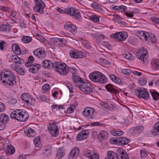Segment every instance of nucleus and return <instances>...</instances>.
<instances>
[{"instance_id": "nucleus-36", "label": "nucleus", "mask_w": 159, "mask_h": 159, "mask_svg": "<svg viewBox=\"0 0 159 159\" xmlns=\"http://www.w3.org/2000/svg\"><path fill=\"white\" fill-rule=\"evenodd\" d=\"M16 77H15L9 80L8 81L5 82V83H2L5 85L12 87L15 85L16 84Z\"/></svg>"}, {"instance_id": "nucleus-27", "label": "nucleus", "mask_w": 159, "mask_h": 159, "mask_svg": "<svg viewBox=\"0 0 159 159\" xmlns=\"http://www.w3.org/2000/svg\"><path fill=\"white\" fill-rule=\"evenodd\" d=\"M130 142V139L126 138L123 137H117V144L119 145H126L128 144Z\"/></svg>"}, {"instance_id": "nucleus-34", "label": "nucleus", "mask_w": 159, "mask_h": 159, "mask_svg": "<svg viewBox=\"0 0 159 159\" xmlns=\"http://www.w3.org/2000/svg\"><path fill=\"white\" fill-rule=\"evenodd\" d=\"M151 64L152 68L155 70L159 69V60L155 58H152L151 60Z\"/></svg>"}, {"instance_id": "nucleus-33", "label": "nucleus", "mask_w": 159, "mask_h": 159, "mask_svg": "<svg viewBox=\"0 0 159 159\" xmlns=\"http://www.w3.org/2000/svg\"><path fill=\"white\" fill-rule=\"evenodd\" d=\"M52 152L51 147L50 146L48 145L44 147L43 150L42 152L45 156L48 157L51 155Z\"/></svg>"}, {"instance_id": "nucleus-39", "label": "nucleus", "mask_w": 159, "mask_h": 159, "mask_svg": "<svg viewBox=\"0 0 159 159\" xmlns=\"http://www.w3.org/2000/svg\"><path fill=\"white\" fill-rule=\"evenodd\" d=\"M109 77L112 81L117 84H119L121 83V79L114 75H109Z\"/></svg>"}, {"instance_id": "nucleus-40", "label": "nucleus", "mask_w": 159, "mask_h": 159, "mask_svg": "<svg viewBox=\"0 0 159 159\" xmlns=\"http://www.w3.org/2000/svg\"><path fill=\"white\" fill-rule=\"evenodd\" d=\"M8 121L9 117L7 115L2 113L0 115V121L2 122V124L6 123Z\"/></svg>"}, {"instance_id": "nucleus-29", "label": "nucleus", "mask_w": 159, "mask_h": 159, "mask_svg": "<svg viewBox=\"0 0 159 159\" xmlns=\"http://www.w3.org/2000/svg\"><path fill=\"white\" fill-rule=\"evenodd\" d=\"M24 132L27 136L30 137H34L36 135L35 132L32 129L29 127L24 129Z\"/></svg>"}, {"instance_id": "nucleus-24", "label": "nucleus", "mask_w": 159, "mask_h": 159, "mask_svg": "<svg viewBox=\"0 0 159 159\" xmlns=\"http://www.w3.org/2000/svg\"><path fill=\"white\" fill-rule=\"evenodd\" d=\"M64 27L66 30L70 32L73 34H75L76 32L77 28L76 26L75 25L67 23L65 24Z\"/></svg>"}, {"instance_id": "nucleus-45", "label": "nucleus", "mask_w": 159, "mask_h": 159, "mask_svg": "<svg viewBox=\"0 0 159 159\" xmlns=\"http://www.w3.org/2000/svg\"><path fill=\"white\" fill-rule=\"evenodd\" d=\"M124 55L125 58L126 59L130 60H133L134 59V57L129 52H125Z\"/></svg>"}, {"instance_id": "nucleus-52", "label": "nucleus", "mask_w": 159, "mask_h": 159, "mask_svg": "<svg viewBox=\"0 0 159 159\" xmlns=\"http://www.w3.org/2000/svg\"><path fill=\"white\" fill-rule=\"evenodd\" d=\"M50 89V86L48 84H44L42 87V91L43 93H46Z\"/></svg>"}, {"instance_id": "nucleus-53", "label": "nucleus", "mask_w": 159, "mask_h": 159, "mask_svg": "<svg viewBox=\"0 0 159 159\" xmlns=\"http://www.w3.org/2000/svg\"><path fill=\"white\" fill-rule=\"evenodd\" d=\"M75 108V106L73 105H71L67 109V112L69 114H70L74 111Z\"/></svg>"}, {"instance_id": "nucleus-8", "label": "nucleus", "mask_w": 159, "mask_h": 159, "mask_svg": "<svg viewBox=\"0 0 159 159\" xmlns=\"http://www.w3.org/2000/svg\"><path fill=\"white\" fill-rule=\"evenodd\" d=\"M83 155L88 159H99V155L97 151L94 149H87L84 151Z\"/></svg>"}, {"instance_id": "nucleus-37", "label": "nucleus", "mask_w": 159, "mask_h": 159, "mask_svg": "<svg viewBox=\"0 0 159 159\" xmlns=\"http://www.w3.org/2000/svg\"><path fill=\"white\" fill-rule=\"evenodd\" d=\"M12 49L13 52L17 55H20L21 50L19 46L16 44H14L12 46Z\"/></svg>"}, {"instance_id": "nucleus-44", "label": "nucleus", "mask_w": 159, "mask_h": 159, "mask_svg": "<svg viewBox=\"0 0 159 159\" xmlns=\"http://www.w3.org/2000/svg\"><path fill=\"white\" fill-rule=\"evenodd\" d=\"M22 41L25 43L30 42L32 40V38L29 36H24L21 38Z\"/></svg>"}, {"instance_id": "nucleus-43", "label": "nucleus", "mask_w": 159, "mask_h": 159, "mask_svg": "<svg viewBox=\"0 0 159 159\" xmlns=\"http://www.w3.org/2000/svg\"><path fill=\"white\" fill-rule=\"evenodd\" d=\"M89 20L94 22L97 23L99 22V17L97 15H92L89 17Z\"/></svg>"}, {"instance_id": "nucleus-64", "label": "nucleus", "mask_w": 159, "mask_h": 159, "mask_svg": "<svg viewBox=\"0 0 159 159\" xmlns=\"http://www.w3.org/2000/svg\"><path fill=\"white\" fill-rule=\"evenodd\" d=\"M127 9V7L125 6H120V7L119 11L120 12L124 11Z\"/></svg>"}, {"instance_id": "nucleus-15", "label": "nucleus", "mask_w": 159, "mask_h": 159, "mask_svg": "<svg viewBox=\"0 0 159 159\" xmlns=\"http://www.w3.org/2000/svg\"><path fill=\"white\" fill-rule=\"evenodd\" d=\"M48 129L52 136L57 137L58 135L59 128L56 123H50L48 126Z\"/></svg>"}, {"instance_id": "nucleus-17", "label": "nucleus", "mask_w": 159, "mask_h": 159, "mask_svg": "<svg viewBox=\"0 0 159 159\" xmlns=\"http://www.w3.org/2000/svg\"><path fill=\"white\" fill-rule=\"evenodd\" d=\"M70 56L75 59H80L86 57V54L84 52L70 50L69 52Z\"/></svg>"}, {"instance_id": "nucleus-11", "label": "nucleus", "mask_w": 159, "mask_h": 159, "mask_svg": "<svg viewBox=\"0 0 159 159\" xmlns=\"http://www.w3.org/2000/svg\"><path fill=\"white\" fill-rule=\"evenodd\" d=\"M65 12L66 14H69L70 16H72L74 18L76 19H80L81 18L80 13L77 9L73 7H68L65 9Z\"/></svg>"}, {"instance_id": "nucleus-41", "label": "nucleus", "mask_w": 159, "mask_h": 159, "mask_svg": "<svg viewBox=\"0 0 159 159\" xmlns=\"http://www.w3.org/2000/svg\"><path fill=\"white\" fill-rule=\"evenodd\" d=\"M107 157L108 159H117V151L116 153L114 152L109 151L107 152Z\"/></svg>"}, {"instance_id": "nucleus-21", "label": "nucleus", "mask_w": 159, "mask_h": 159, "mask_svg": "<svg viewBox=\"0 0 159 159\" xmlns=\"http://www.w3.org/2000/svg\"><path fill=\"white\" fill-rule=\"evenodd\" d=\"M10 61L11 62L15 63L17 65L22 64L24 63L23 59L17 55L11 56L10 57Z\"/></svg>"}, {"instance_id": "nucleus-22", "label": "nucleus", "mask_w": 159, "mask_h": 159, "mask_svg": "<svg viewBox=\"0 0 159 159\" xmlns=\"http://www.w3.org/2000/svg\"><path fill=\"white\" fill-rule=\"evenodd\" d=\"M101 106L107 110H113L115 107L114 105L110 102H101L100 103Z\"/></svg>"}, {"instance_id": "nucleus-54", "label": "nucleus", "mask_w": 159, "mask_h": 159, "mask_svg": "<svg viewBox=\"0 0 159 159\" xmlns=\"http://www.w3.org/2000/svg\"><path fill=\"white\" fill-rule=\"evenodd\" d=\"M37 98L42 102H47L48 98L44 95H41L37 97Z\"/></svg>"}, {"instance_id": "nucleus-31", "label": "nucleus", "mask_w": 159, "mask_h": 159, "mask_svg": "<svg viewBox=\"0 0 159 159\" xmlns=\"http://www.w3.org/2000/svg\"><path fill=\"white\" fill-rule=\"evenodd\" d=\"M29 67H30L29 69V72L34 73H36L38 70L40 69V66L37 63H34L33 65L31 64Z\"/></svg>"}, {"instance_id": "nucleus-56", "label": "nucleus", "mask_w": 159, "mask_h": 159, "mask_svg": "<svg viewBox=\"0 0 159 159\" xmlns=\"http://www.w3.org/2000/svg\"><path fill=\"white\" fill-rule=\"evenodd\" d=\"M81 43L84 47L87 48H89L90 46L89 43L86 40H82L81 41Z\"/></svg>"}, {"instance_id": "nucleus-59", "label": "nucleus", "mask_w": 159, "mask_h": 159, "mask_svg": "<svg viewBox=\"0 0 159 159\" xmlns=\"http://www.w3.org/2000/svg\"><path fill=\"white\" fill-rule=\"evenodd\" d=\"M69 71H70V72L72 73V75L75 74L77 73V70L76 68L75 67H70L69 68Z\"/></svg>"}, {"instance_id": "nucleus-49", "label": "nucleus", "mask_w": 159, "mask_h": 159, "mask_svg": "<svg viewBox=\"0 0 159 159\" xmlns=\"http://www.w3.org/2000/svg\"><path fill=\"white\" fill-rule=\"evenodd\" d=\"M34 59L32 56H30L28 58V61L25 63L26 66L29 67L30 66L32 63L33 62Z\"/></svg>"}, {"instance_id": "nucleus-9", "label": "nucleus", "mask_w": 159, "mask_h": 159, "mask_svg": "<svg viewBox=\"0 0 159 159\" xmlns=\"http://www.w3.org/2000/svg\"><path fill=\"white\" fill-rule=\"evenodd\" d=\"M36 5L33 7L34 11L38 13L42 14L44 12V8L45 5L44 3L42 0H34Z\"/></svg>"}, {"instance_id": "nucleus-1", "label": "nucleus", "mask_w": 159, "mask_h": 159, "mask_svg": "<svg viewBox=\"0 0 159 159\" xmlns=\"http://www.w3.org/2000/svg\"><path fill=\"white\" fill-rule=\"evenodd\" d=\"M11 118L20 122L25 121L29 118L27 112L25 110H17L13 111L10 114Z\"/></svg>"}, {"instance_id": "nucleus-30", "label": "nucleus", "mask_w": 159, "mask_h": 159, "mask_svg": "<svg viewBox=\"0 0 159 159\" xmlns=\"http://www.w3.org/2000/svg\"><path fill=\"white\" fill-rule=\"evenodd\" d=\"M54 62L52 63L51 61L47 60H44L42 62V66L48 69L54 68Z\"/></svg>"}, {"instance_id": "nucleus-16", "label": "nucleus", "mask_w": 159, "mask_h": 159, "mask_svg": "<svg viewBox=\"0 0 159 159\" xmlns=\"http://www.w3.org/2000/svg\"><path fill=\"white\" fill-rule=\"evenodd\" d=\"M117 159H129L127 153L121 148L117 149Z\"/></svg>"}, {"instance_id": "nucleus-28", "label": "nucleus", "mask_w": 159, "mask_h": 159, "mask_svg": "<svg viewBox=\"0 0 159 159\" xmlns=\"http://www.w3.org/2000/svg\"><path fill=\"white\" fill-rule=\"evenodd\" d=\"M10 66L11 68L15 70L19 74L24 75L25 73V70L17 65L11 64Z\"/></svg>"}, {"instance_id": "nucleus-35", "label": "nucleus", "mask_w": 159, "mask_h": 159, "mask_svg": "<svg viewBox=\"0 0 159 159\" xmlns=\"http://www.w3.org/2000/svg\"><path fill=\"white\" fill-rule=\"evenodd\" d=\"M108 138V134L104 130L100 131L98 135V138L101 140L106 139Z\"/></svg>"}, {"instance_id": "nucleus-2", "label": "nucleus", "mask_w": 159, "mask_h": 159, "mask_svg": "<svg viewBox=\"0 0 159 159\" xmlns=\"http://www.w3.org/2000/svg\"><path fill=\"white\" fill-rule=\"evenodd\" d=\"M90 80L93 82L104 84L107 81V79L102 73L99 71H94L90 73L89 75Z\"/></svg>"}, {"instance_id": "nucleus-61", "label": "nucleus", "mask_w": 159, "mask_h": 159, "mask_svg": "<svg viewBox=\"0 0 159 159\" xmlns=\"http://www.w3.org/2000/svg\"><path fill=\"white\" fill-rule=\"evenodd\" d=\"M150 20L152 22H155L157 24H159V18L155 17H152L150 18Z\"/></svg>"}, {"instance_id": "nucleus-50", "label": "nucleus", "mask_w": 159, "mask_h": 159, "mask_svg": "<svg viewBox=\"0 0 159 159\" xmlns=\"http://www.w3.org/2000/svg\"><path fill=\"white\" fill-rule=\"evenodd\" d=\"M147 82V79L146 77H143L140 78L139 80V84L142 86L146 85Z\"/></svg>"}, {"instance_id": "nucleus-19", "label": "nucleus", "mask_w": 159, "mask_h": 159, "mask_svg": "<svg viewBox=\"0 0 159 159\" xmlns=\"http://www.w3.org/2000/svg\"><path fill=\"white\" fill-rule=\"evenodd\" d=\"M80 153V149L79 148L75 147L70 152L68 156V159H75Z\"/></svg>"}, {"instance_id": "nucleus-57", "label": "nucleus", "mask_w": 159, "mask_h": 159, "mask_svg": "<svg viewBox=\"0 0 159 159\" xmlns=\"http://www.w3.org/2000/svg\"><path fill=\"white\" fill-rule=\"evenodd\" d=\"M4 31L6 32H9L11 30V27L10 25H6L4 24Z\"/></svg>"}, {"instance_id": "nucleus-58", "label": "nucleus", "mask_w": 159, "mask_h": 159, "mask_svg": "<svg viewBox=\"0 0 159 159\" xmlns=\"http://www.w3.org/2000/svg\"><path fill=\"white\" fill-rule=\"evenodd\" d=\"M122 72L124 74L130 75L131 74L132 71L129 69H124L122 70Z\"/></svg>"}, {"instance_id": "nucleus-20", "label": "nucleus", "mask_w": 159, "mask_h": 159, "mask_svg": "<svg viewBox=\"0 0 159 159\" xmlns=\"http://www.w3.org/2000/svg\"><path fill=\"white\" fill-rule=\"evenodd\" d=\"M34 54L36 57L41 59L44 58L46 56L44 49L40 48L36 49L34 51Z\"/></svg>"}, {"instance_id": "nucleus-42", "label": "nucleus", "mask_w": 159, "mask_h": 159, "mask_svg": "<svg viewBox=\"0 0 159 159\" xmlns=\"http://www.w3.org/2000/svg\"><path fill=\"white\" fill-rule=\"evenodd\" d=\"M105 88L109 92L111 93H116L118 92L117 91L114 89L112 87V85L109 84L105 86Z\"/></svg>"}, {"instance_id": "nucleus-13", "label": "nucleus", "mask_w": 159, "mask_h": 159, "mask_svg": "<svg viewBox=\"0 0 159 159\" xmlns=\"http://www.w3.org/2000/svg\"><path fill=\"white\" fill-rule=\"evenodd\" d=\"M84 93L88 94L91 93L93 91L92 85L89 82H85L84 81L78 87Z\"/></svg>"}, {"instance_id": "nucleus-26", "label": "nucleus", "mask_w": 159, "mask_h": 159, "mask_svg": "<svg viewBox=\"0 0 159 159\" xmlns=\"http://www.w3.org/2000/svg\"><path fill=\"white\" fill-rule=\"evenodd\" d=\"M53 40L56 45L60 47H63L67 43L66 40L64 38H54Z\"/></svg>"}, {"instance_id": "nucleus-23", "label": "nucleus", "mask_w": 159, "mask_h": 159, "mask_svg": "<svg viewBox=\"0 0 159 159\" xmlns=\"http://www.w3.org/2000/svg\"><path fill=\"white\" fill-rule=\"evenodd\" d=\"M89 131L84 130L80 132L77 136V139L78 140H82L86 139L88 136Z\"/></svg>"}, {"instance_id": "nucleus-32", "label": "nucleus", "mask_w": 159, "mask_h": 159, "mask_svg": "<svg viewBox=\"0 0 159 159\" xmlns=\"http://www.w3.org/2000/svg\"><path fill=\"white\" fill-rule=\"evenodd\" d=\"M5 151L7 155H10L15 153V150L12 145H8L5 149Z\"/></svg>"}, {"instance_id": "nucleus-4", "label": "nucleus", "mask_w": 159, "mask_h": 159, "mask_svg": "<svg viewBox=\"0 0 159 159\" xmlns=\"http://www.w3.org/2000/svg\"><path fill=\"white\" fill-rule=\"evenodd\" d=\"M137 35L142 40L151 41L153 43L156 42L157 39L155 36L153 34L148 33L146 31L140 30L138 31Z\"/></svg>"}, {"instance_id": "nucleus-51", "label": "nucleus", "mask_w": 159, "mask_h": 159, "mask_svg": "<svg viewBox=\"0 0 159 159\" xmlns=\"http://www.w3.org/2000/svg\"><path fill=\"white\" fill-rule=\"evenodd\" d=\"M8 102L10 104L14 105L17 102L16 99L13 97H11L8 98Z\"/></svg>"}, {"instance_id": "nucleus-47", "label": "nucleus", "mask_w": 159, "mask_h": 159, "mask_svg": "<svg viewBox=\"0 0 159 159\" xmlns=\"http://www.w3.org/2000/svg\"><path fill=\"white\" fill-rule=\"evenodd\" d=\"M124 132L121 130H112L111 131V134L114 136H119L124 134Z\"/></svg>"}, {"instance_id": "nucleus-12", "label": "nucleus", "mask_w": 159, "mask_h": 159, "mask_svg": "<svg viewBox=\"0 0 159 159\" xmlns=\"http://www.w3.org/2000/svg\"><path fill=\"white\" fill-rule=\"evenodd\" d=\"M111 38L115 39L117 40L121 41H124L128 37V34L125 31L116 32L114 34H112L110 35Z\"/></svg>"}, {"instance_id": "nucleus-46", "label": "nucleus", "mask_w": 159, "mask_h": 159, "mask_svg": "<svg viewBox=\"0 0 159 159\" xmlns=\"http://www.w3.org/2000/svg\"><path fill=\"white\" fill-rule=\"evenodd\" d=\"M64 106L62 105L53 104L51 106L52 108L56 109L57 110H60L64 108Z\"/></svg>"}, {"instance_id": "nucleus-6", "label": "nucleus", "mask_w": 159, "mask_h": 159, "mask_svg": "<svg viewBox=\"0 0 159 159\" xmlns=\"http://www.w3.org/2000/svg\"><path fill=\"white\" fill-rule=\"evenodd\" d=\"M0 80L2 83H5V82L11 79L16 77L13 72L9 70H6L2 71L0 74Z\"/></svg>"}, {"instance_id": "nucleus-60", "label": "nucleus", "mask_w": 159, "mask_h": 159, "mask_svg": "<svg viewBox=\"0 0 159 159\" xmlns=\"http://www.w3.org/2000/svg\"><path fill=\"white\" fill-rule=\"evenodd\" d=\"M5 109V104L2 102H0V112H3Z\"/></svg>"}, {"instance_id": "nucleus-10", "label": "nucleus", "mask_w": 159, "mask_h": 159, "mask_svg": "<svg viewBox=\"0 0 159 159\" xmlns=\"http://www.w3.org/2000/svg\"><path fill=\"white\" fill-rule=\"evenodd\" d=\"M95 110L93 108L86 107L84 108L82 114L87 119H92L95 118Z\"/></svg>"}, {"instance_id": "nucleus-48", "label": "nucleus", "mask_w": 159, "mask_h": 159, "mask_svg": "<svg viewBox=\"0 0 159 159\" xmlns=\"http://www.w3.org/2000/svg\"><path fill=\"white\" fill-rule=\"evenodd\" d=\"M150 93L153 99L156 100L159 99V94L157 92L154 91H150Z\"/></svg>"}, {"instance_id": "nucleus-14", "label": "nucleus", "mask_w": 159, "mask_h": 159, "mask_svg": "<svg viewBox=\"0 0 159 159\" xmlns=\"http://www.w3.org/2000/svg\"><path fill=\"white\" fill-rule=\"evenodd\" d=\"M22 100L29 105L33 106L35 102L34 99L27 93H23L21 96Z\"/></svg>"}, {"instance_id": "nucleus-3", "label": "nucleus", "mask_w": 159, "mask_h": 159, "mask_svg": "<svg viewBox=\"0 0 159 159\" xmlns=\"http://www.w3.org/2000/svg\"><path fill=\"white\" fill-rule=\"evenodd\" d=\"M53 66L56 71L61 75H66L69 72V68L65 63L55 61Z\"/></svg>"}, {"instance_id": "nucleus-7", "label": "nucleus", "mask_w": 159, "mask_h": 159, "mask_svg": "<svg viewBox=\"0 0 159 159\" xmlns=\"http://www.w3.org/2000/svg\"><path fill=\"white\" fill-rule=\"evenodd\" d=\"M134 93L138 97L146 100L149 98V93L147 90L143 88L135 89Z\"/></svg>"}, {"instance_id": "nucleus-18", "label": "nucleus", "mask_w": 159, "mask_h": 159, "mask_svg": "<svg viewBox=\"0 0 159 159\" xmlns=\"http://www.w3.org/2000/svg\"><path fill=\"white\" fill-rule=\"evenodd\" d=\"M72 76L73 83L78 87H79L84 81L83 79L80 77L78 75H72Z\"/></svg>"}, {"instance_id": "nucleus-25", "label": "nucleus", "mask_w": 159, "mask_h": 159, "mask_svg": "<svg viewBox=\"0 0 159 159\" xmlns=\"http://www.w3.org/2000/svg\"><path fill=\"white\" fill-rule=\"evenodd\" d=\"M144 128L142 126H139L133 127L130 129L131 133L134 135H138L143 130Z\"/></svg>"}, {"instance_id": "nucleus-55", "label": "nucleus", "mask_w": 159, "mask_h": 159, "mask_svg": "<svg viewBox=\"0 0 159 159\" xmlns=\"http://www.w3.org/2000/svg\"><path fill=\"white\" fill-rule=\"evenodd\" d=\"M34 143L36 147H39L40 143L39 138L38 137L35 138L34 140Z\"/></svg>"}, {"instance_id": "nucleus-38", "label": "nucleus", "mask_w": 159, "mask_h": 159, "mask_svg": "<svg viewBox=\"0 0 159 159\" xmlns=\"http://www.w3.org/2000/svg\"><path fill=\"white\" fill-rule=\"evenodd\" d=\"M65 154L64 150L63 149H59L57 151L55 158L62 159Z\"/></svg>"}, {"instance_id": "nucleus-63", "label": "nucleus", "mask_w": 159, "mask_h": 159, "mask_svg": "<svg viewBox=\"0 0 159 159\" xmlns=\"http://www.w3.org/2000/svg\"><path fill=\"white\" fill-rule=\"evenodd\" d=\"M91 7L94 9H98L99 7L97 3L94 2L91 4Z\"/></svg>"}, {"instance_id": "nucleus-5", "label": "nucleus", "mask_w": 159, "mask_h": 159, "mask_svg": "<svg viewBox=\"0 0 159 159\" xmlns=\"http://www.w3.org/2000/svg\"><path fill=\"white\" fill-rule=\"evenodd\" d=\"M136 55L144 64L146 65L148 63V52L146 48L143 47L140 48L137 51Z\"/></svg>"}, {"instance_id": "nucleus-62", "label": "nucleus", "mask_w": 159, "mask_h": 159, "mask_svg": "<svg viewBox=\"0 0 159 159\" xmlns=\"http://www.w3.org/2000/svg\"><path fill=\"white\" fill-rule=\"evenodd\" d=\"M154 130L159 133V121L155 124Z\"/></svg>"}]
</instances>
